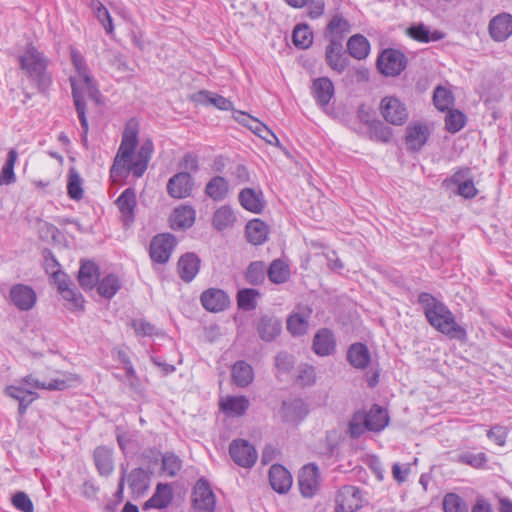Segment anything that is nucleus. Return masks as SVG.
<instances>
[{
  "instance_id": "f257e3e1",
  "label": "nucleus",
  "mask_w": 512,
  "mask_h": 512,
  "mask_svg": "<svg viewBox=\"0 0 512 512\" xmlns=\"http://www.w3.org/2000/svg\"><path fill=\"white\" fill-rule=\"evenodd\" d=\"M139 124L134 118L130 119L122 134L118 152L110 169L111 177L118 178L132 173L134 177H141L147 170L152 157L154 145L150 139L145 140L134 157L138 143Z\"/></svg>"
},
{
  "instance_id": "f03ea898",
  "label": "nucleus",
  "mask_w": 512,
  "mask_h": 512,
  "mask_svg": "<svg viewBox=\"0 0 512 512\" xmlns=\"http://www.w3.org/2000/svg\"><path fill=\"white\" fill-rule=\"evenodd\" d=\"M70 56L74 68V74L70 76L69 80L71 83L74 105L84 132L83 141L86 142L89 126L86 117V104L84 98L87 96L94 101H98L100 92L90 69L87 66L84 56L74 48H71Z\"/></svg>"
},
{
  "instance_id": "7ed1b4c3",
  "label": "nucleus",
  "mask_w": 512,
  "mask_h": 512,
  "mask_svg": "<svg viewBox=\"0 0 512 512\" xmlns=\"http://www.w3.org/2000/svg\"><path fill=\"white\" fill-rule=\"evenodd\" d=\"M418 302L428 323L434 329L452 339L466 338L465 329L456 322L455 316L443 302L427 292L419 294Z\"/></svg>"
},
{
  "instance_id": "20e7f679",
  "label": "nucleus",
  "mask_w": 512,
  "mask_h": 512,
  "mask_svg": "<svg viewBox=\"0 0 512 512\" xmlns=\"http://www.w3.org/2000/svg\"><path fill=\"white\" fill-rule=\"evenodd\" d=\"M21 70L40 93H46L52 84L48 71L49 59L33 44H27L18 56Z\"/></svg>"
},
{
  "instance_id": "39448f33",
  "label": "nucleus",
  "mask_w": 512,
  "mask_h": 512,
  "mask_svg": "<svg viewBox=\"0 0 512 512\" xmlns=\"http://www.w3.org/2000/svg\"><path fill=\"white\" fill-rule=\"evenodd\" d=\"M229 454L233 461L243 468L253 467L258 458L254 446L244 439L233 440L229 445Z\"/></svg>"
},
{
  "instance_id": "423d86ee",
  "label": "nucleus",
  "mask_w": 512,
  "mask_h": 512,
  "mask_svg": "<svg viewBox=\"0 0 512 512\" xmlns=\"http://www.w3.org/2000/svg\"><path fill=\"white\" fill-rule=\"evenodd\" d=\"M176 246V239L172 234L163 233L153 237L150 243L149 254L153 262L164 264Z\"/></svg>"
},
{
  "instance_id": "0eeeda50",
  "label": "nucleus",
  "mask_w": 512,
  "mask_h": 512,
  "mask_svg": "<svg viewBox=\"0 0 512 512\" xmlns=\"http://www.w3.org/2000/svg\"><path fill=\"white\" fill-rule=\"evenodd\" d=\"M406 66L403 53L395 49H386L378 57L377 67L386 76L399 75Z\"/></svg>"
},
{
  "instance_id": "6e6552de",
  "label": "nucleus",
  "mask_w": 512,
  "mask_h": 512,
  "mask_svg": "<svg viewBox=\"0 0 512 512\" xmlns=\"http://www.w3.org/2000/svg\"><path fill=\"white\" fill-rule=\"evenodd\" d=\"M193 507L196 512H213L216 497L207 480L199 479L193 489Z\"/></svg>"
},
{
  "instance_id": "1a4fd4ad",
  "label": "nucleus",
  "mask_w": 512,
  "mask_h": 512,
  "mask_svg": "<svg viewBox=\"0 0 512 512\" xmlns=\"http://www.w3.org/2000/svg\"><path fill=\"white\" fill-rule=\"evenodd\" d=\"M78 382V377L73 374H61L49 381H39L32 375H28L22 379V383L31 388L45 389L49 391L64 390Z\"/></svg>"
},
{
  "instance_id": "9d476101",
  "label": "nucleus",
  "mask_w": 512,
  "mask_h": 512,
  "mask_svg": "<svg viewBox=\"0 0 512 512\" xmlns=\"http://www.w3.org/2000/svg\"><path fill=\"white\" fill-rule=\"evenodd\" d=\"M380 109L383 118L393 125H402L408 119L405 105L395 97H384L381 101Z\"/></svg>"
},
{
  "instance_id": "9b49d317",
  "label": "nucleus",
  "mask_w": 512,
  "mask_h": 512,
  "mask_svg": "<svg viewBox=\"0 0 512 512\" xmlns=\"http://www.w3.org/2000/svg\"><path fill=\"white\" fill-rule=\"evenodd\" d=\"M362 507V496L359 488L351 485L343 486L336 496L337 512H355Z\"/></svg>"
},
{
  "instance_id": "f8f14e48",
  "label": "nucleus",
  "mask_w": 512,
  "mask_h": 512,
  "mask_svg": "<svg viewBox=\"0 0 512 512\" xmlns=\"http://www.w3.org/2000/svg\"><path fill=\"white\" fill-rule=\"evenodd\" d=\"M115 204L120 212V219L124 227L129 228L135 220L137 204L135 190L126 188L116 199Z\"/></svg>"
},
{
  "instance_id": "ddd939ff",
  "label": "nucleus",
  "mask_w": 512,
  "mask_h": 512,
  "mask_svg": "<svg viewBox=\"0 0 512 512\" xmlns=\"http://www.w3.org/2000/svg\"><path fill=\"white\" fill-rule=\"evenodd\" d=\"M234 119L240 124L249 128L253 133L261 137L267 143L273 144L274 142H278V138L276 137V135L258 119L242 111H235Z\"/></svg>"
},
{
  "instance_id": "4468645a",
  "label": "nucleus",
  "mask_w": 512,
  "mask_h": 512,
  "mask_svg": "<svg viewBox=\"0 0 512 512\" xmlns=\"http://www.w3.org/2000/svg\"><path fill=\"white\" fill-rule=\"evenodd\" d=\"M298 485L301 494L310 498L319 488V470L314 464L305 465L299 473Z\"/></svg>"
},
{
  "instance_id": "2eb2a0df",
  "label": "nucleus",
  "mask_w": 512,
  "mask_h": 512,
  "mask_svg": "<svg viewBox=\"0 0 512 512\" xmlns=\"http://www.w3.org/2000/svg\"><path fill=\"white\" fill-rule=\"evenodd\" d=\"M54 280L57 283L58 291L69 304V309L82 310L84 299L82 295L70 287L67 275L61 272H54Z\"/></svg>"
},
{
  "instance_id": "dca6fc26",
  "label": "nucleus",
  "mask_w": 512,
  "mask_h": 512,
  "mask_svg": "<svg viewBox=\"0 0 512 512\" xmlns=\"http://www.w3.org/2000/svg\"><path fill=\"white\" fill-rule=\"evenodd\" d=\"M490 37L496 42H503L512 35V15L500 13L494 16L488 25Z\"/></svg>"
},
{
  "instance_id": "f3484780",
  "label": "nucleus",
  "mask_w": 512,
  "mask_h": 512,
  "mask_svg": "<svg viewBox=\"0 0 512 512\" xmlns=\"http://www.w3.org/2000/svg\"><path fill=\"white\" fill-rule=\"evenodd\" d=\"M351 23L341 14L332 16L325 30L329 43L343 44L344 38L351 32Z\"/></svg>"
},
{
  "instance_id": "a211bd4d",
  "label": "nucleus",
  "mask_w": 512,
  "mask_h": 512,
  "mask_svg": "<svg viewBox=\"0 0 512 512\" xmlns=\"http://www.w3.org/2000/svg\"><path fill=\"white\" fill-rule=\"evenodd\" d=\"M193 189V179L188 172H179L172 176L167 183L168 194L176 199L190 196Z\"/></svg>"
},
{
  "instance_id": "6ab92c4d",
  "label": "nucleus",
  "mask_w": 512,
  "mask_h": 512,
  "mask_svg": "<svg viewBox=\"0 0 512 512\" xmlns=\"http://www.w3.org/2000/svg\"><path fill=\"white\" fill-rule=\"evenodd\" d=\"M10 299L19 310L28 311L34 307L37 297L30 286L15 284L10 289Z\"/></svg>"
},
{
  "instance_id": "aec40b11",
  "label": "nucleus",
  "mask_w": 512,
  "mask_h": 512,
  "mask_svg": "<svg viewBox=\"0 0 512 512\" xmlns=\"http://www.w3.org/2000/svg\"><path fill=\"white\" fill-rule=\"evenodd\" d=\"M429 128L423 123H411L406 127L405 143L410 151H419L427 142Z\"/></svg>"
},
{
  "instance_id": "412c9836",
  "label": "nucleus",
  "mask_w": 512,
  "mask_h": 512,
  "mask_svg": "<svg viewBox=\"0 0 512 512\" xmlns=\"http://www.w3.org/2000/svg\"><path fill=\"white\" fill-rule=\"evenodd\" d=\"M200 300L203 307L210 312L223 311L230 303L228 295L223 290L216 288L204 291Z\"/></svg>"
},
{
  "instance_id": "4be33fe9",
  "label": "nucleus",
  "mask_w": 512,
  "mask_h": 512,
  "mask_svg": "<svg viewBox=\"0 0 512 512\" xmlns=\"http://www.w3.org/2000/svg\"><path fill=\"white\" fill-rule=\"evenodd\" d=\"M312 310L307 306L297 307L287 319V329L292 335H303L308 329Z\"/></svg>"
},
{
  "instance_id": "5701e85b",
  "label": "nucleus",
  "mask_w": 512,
  "mask_h": 512,
  "mask_svg": "<svg viewBox=\"0 0 512 512\" xmlns=\"http://www.w3.org/2000/svg\"><path fill=\"white\" fill-rule=\"evenodd\" d=\"M241 206L252 213L259 214L263 211L265 201L261 190L244 188L238 196Z\"/></svg>"
},
{
  "instance_id": "b1692460",
  "label": "nucleus",
  "mask_w": 512,
  "mask_h": 512,
  "mask_svg": "<svg viewBox=\"0 0 512 512\" xmlns=\"http://www.w3.org/2000/svg\"><path fill=\"white\" fill-rule=\"evenodd\" d=\"M280 416L286 422H299L308 413L305 403L301 399L283 401Z\"/></svg>"
},
{
  "instance_id": "393cba45",
  "label": "nucleus",
  "mask_w": 512,
  "mask_h": 512,
  "mask_svg": "<svg viewBox=\"0 0 512 512\" xmlns=\"http://www.w3.org/2000/svg\"><path fill=\"white\" fill-rule=\"evenodd\" d=\"M269 482L273 490L285 493L292 486V476L282 465H272L269 470Z\"/></svg>"
},
{
  "instance_id": "a878e982",
  "label": "nucleus",
  "mask_w": 512,
  "mask_h": 512,
  "mask_svg": "<svg viewBox=\"0 0 512 512\" xmlns=\"http://www.w3.org/2000/svg\"><path fill=\"white\" fill-rule=\"evenodd\" d=\"M336 340L333 333L327 329H320L313 339V350L319 356H328L334 353Z\"/></svg>"
},
{
  "instance_id": "bb28decb",
  "label": "nucleus",
  "mask_w": 512,
  "mask_h": 512,
  "mask_svg": "<svg viewBox=\"0 0 512 512\" xmlns=\"http://www.w3.org/2000/svg\"><path fill=\"white\" fill-rule=\"evenodd\" d=\"M326 62L331 69L342 73L348 66V58L344 54L343 44L329 43L325 51Z\"/></svg>"
},
{
  "instance_id": "cd10ccee",
  "label": "nucleus",
  "mask_w": 512,
  "mask_h": 512,
  "mask_svg": "<svg viewBox=\"0 0 512 512\" xmlns=\"http://www.w3.org/2000/svg\"><path fill=\"white\" fill-rule=\"evenodd\" d=\"M282 324L274 316L265 315L260 318L257 324V331L262 340L273 341L281 332Z\"/></svg>"
},
{
  "instance_id": "c85d7f7f",
  "label": "nucleus",
  "mask_w": 512,
  "mask_h": 512,
  "mask_svg": "<svg viewBox=\"0 0 512 512\" xmlns=\"http://www.w3.org/2000/svg\"><path fill=\"white\" fill-rule=\"evenodd\" d=\"M200 267V259L194 253H186L178 261V271L182 280L192 281L197 275Z\"/></svg>"
},
{
  "instance_id": "c756f323",
  "label": "nucleus",
  "mask_w": 512,
  "mask_h": 512,
  "mask_svg": "<svg viewBox=\"0 0 512 512\" xmlns=\"http://www.w3.org/2000/svg\"><path fill=\"white\" fill-rule=\"evenodd\" d=\"M312 93L320 106H326L334 96V85L327 77H320L313 81Z\"/></svg>"
},
{
  "instance_id": "7c9ffc66",
  "label": "nucleus",
  "mask_w": 512,
  "mask_h": 512,
  "mask_svg": "<svg viewBox=\"0 0 512 512\" xmlns=\"http://www.w3.org/2000/svg\"><path fill=\"white\" fill-rule=\"evenodd\" d=\"M95 466L101 476H109L114 470L112 450L106 446H98L93 453Z\"/></svg>"
},
{
  "instance_id": "2f4dec72",
  "label": "nucleus",
  "mask_w": 512,
  "mask_h": 512,
  "mask_svg": "<svg viewBox=\"0 0 512 512\" xmlns=\"http://www.w3.org/2000/svg\"><path fill=\"white\" fill-rule=\"evenodd\" d=\"M348 362L356 369H365L370 362V353L366 345L354 343L347 352Z\"/></svg>"
},
{
  "instance_id": "473e14b6",
  "label": "nucleus",
  "mask_w": 512,
  "mask_h": 512,
  "mask_svg": "<svg viewBox=\"0 0 512 512\" xmlns=\"http://www.w3.org/2000/svg\"><path fill=\"white\" fill-rule=\"evenodd\" d=\"M366 425L368 430L379 432L383 430L389 422L387 411L378 405H373L368 413H365Z\"/></svg>"
},
{
  "instance_id": "72a5a7b5",
  "label": "nucleus",
  "mask_w": 512,
  "mask_h": 512,
  "mask_svg": "<svg viewBox=\"0 0 512 512\" xmlns=\"http://www.w3.org/2000/svg\"><path fill=\"white\" fill-rule=\"evenodd\" d=\"M407 34L414 40L429 43L444 38V33L438 30L430 31L423 23L412 25L407 29Z\"/></svg>"
},
{
  "instance_id": "f704fd0d",
  "label": "nucleus",
  "mask_w": 512,
  "mask_h": 512,
  "mask_svg": "<svg viewBox=\"0 0 512 512\" xmlns=\"http://www.w3.org/2000/svg\"><path fill=\"white\" fill-rule=\"evenodd\" d=\"M98 277V267L93 262H82L78 273V281L84 290L93 289Z\"/></svg>"
},
{
  "instance_id": "c9c22d12",
  "label": "nucleus",
  "mask_w": 512,
  "mask_h": 512,
  "mask_svg": "<svg viewBox=\"0 0 512 512\" xmlns=\"http://www.w3.org/2000/svg\"><path fill=\"white\" fill-rule=\"evenodd\" d=\"M246 236L253 245H260L267 240L268 227L260 219H253L246 225Z\"/></svg>"
},
{
  "instance_id": "e433bc0d",
  "label": "nucleus",
  "mask_w": 512,
  "mask_h": 512,
  "mask_svg": "<svg viewBox=\"0 0 512 512\" xmlns=\"http://www.w3.org/2000/svg\"><path fill=\"white\" fill-rule=\"evenodd\" d=\"M229 192L228 181L221 176L213 177L205 187L206 195L214 201H222Z\"/></svg>"
},
{
  "instance_id": "4c0bfd02",
  "label": "nucleus",
  "mask_w": 512,
  "mask_h": 512,
  "mask_svg": "<svg viewBox=\"0 0 512 512\" xmlns=\"http://www.w3.org/2000/svg\"><path fill=\"white\" fill-rule=\"evenodd\" d=\"M220 406L229 416H241L247 411L249 400L245 396H229L221 401Z\"/></svg>"
},
{
  "instance_id": "58836bf2",
  "label": "nucleus",
  "mask_w": 512,
  "mask_h": 512,
  "mask_svg": "<svg viewBox=\"0 0 512 512\" xmlns=\"http://www.w3.org/2000/svg\"><path fill=\"white\" fill-rule=\"evenodd\" d=\"M347 49L353 58L362 60L369 55L370 43L363 35L355 34L349 38Z\"/></svg>"
},
{
  "instance_id": "ea45409f",
  "label": "nucleus",
  "mask_w": 512,
  "mask_h": 512,
  "mask_svg": "<svg viewBox=\"0 0 512 512\" xmlns=\"http://www.w3.org/2000/svg\"><path fill=\"white\" fill-rule=\"evenodd\" d=\"M172 500L171 489L168 484L159 483L153 496L145 503L144 509L165 508Z\"/></svg>"
},
{
  "instance_id": "a19ab883",
  "label": "nucleus",
  "mask_w": 512,
  "mask_h": 512,
  "mask_svg": "<svg viewBox=\"0 0 512 512\" xmlns=\"http://www.w3.org/2000/svg\"><path fill=\"white\" fill-rule=\"evenodd\" d=\"M195 214V210L189 206L176 208L171 216L172 227L178 229L191 227L195 221Z\"/></svg>"
},
{
  "instance_id": "79ce46f5",
  "label": "nucleus",
  "mask_w": 512,
  "mask_h": 512,
  "mask_svg": "<svg viewBox=\"0 0 512 512\" xmlns=\"http://www.w3.org/2000/svg\"><path fill=\"white\" fill-rule=\"evenodd\" d=\"M253 377V369L248 363L238 361L233 365L232 378L236 385L246 387L252 382Z\"/></svg>"
},
{
  "instance_id": "37998d69",
  "label": "nucleus",
  "mask_w": 512,
  "mask_h": 512,
  "mask_svg": "<svg viewBox=\"0 0 512 512\" xmlns=\"http://www.w3.org/2000/svg\"><path fill=\"white\" fill-rule=\"evenodd\" d=\"M268 278L271 282L276 284H282L286 282L290 276V270L282 260H274L268 270L266 271Z\"/></svg>"
},
{
  "instance_id": "c03bdc74",
  "label": "nucleus",
  "mask_w": 512,
  "mask_h": 512,
  "mask_svg": "<svg viewBox=\"0 0 512 512\" xmlns=\"http://www.w3.org/2000/svg\"><path fill=\"white\" fill-rule=\"evenodd\" d=\"M18 153L11 149L7 154V159L0 172V186L9 185L16 182L14 166L17 161Z\"/></svg>"
},
{
  "instance_id": "a18cd8bd",
  "label": "nucleus",
  "mask_w": 512,
  "mask_h": 512,
  "mask_svg": "<svg viewBox=\"0 0 512 512\" xmlns=\"http://www.w3.org/2000/svg\"><path fill=\"white\" fill-rule=\"evenodd\" d=\"M235 222V215L228 206H222L217 209L213 215V226L219 230H225L231 227Z\"/></svg>"
},
{
  "instance_id": "49530a36",
  "label": "nucleus",
  "mask_w": 512,
  "mask_h": 512,
  "mask_svg": "<svg viewBox=\"0 0 512 512\" xmlns=\"http://www.w3.org/2000/svg\"><path fill=\"white\" fill-rule=\"evenodd\" d=\"M90 7L94 11L95 17L102 24L105 32L109 35L112 34L114 31V26L111 15L107 8L99 0H92Z\"/></svg>"
},
{
  "instance_id": "de8ad7c7",
  "label": "nucleus",
  "mask_w": 512,
  "mask_h": 512,
  "mask_svg": "<svg viewBox=\"0 0 512 512\" xmlns=\"http://www.w3.org/2000/svg\"><path fill=\"white\" fill-rule=\"evenodd\" d=\"M368 134L371 140L388 143L392 138V129L381 121H372L368 126Z\"/></svg>"
},
{
  "instance_id": "09e8293b",
  "label": "nucleus",
  "mask_w": 512,
  "mask_h": 512,
  "mask_svg": "<svg viewBox=\"0 0 512 512\" xmlns=\"http://www.w3.org/2000/svg\"><path fill=\"white\" fill-rule=\"evenodd\" d=\"M67 193L73 200L79 201L83 198L82 178L75 169H70L68 173Z\"/></svg>"
},
{
  "instance_id": "8fccbe9b",
  "label": "nucleus",
  "mask_w": 512,
  "mask_h": 512,
  "mask_svg": "<svg viewBox=\"0 0 512 512\" xmlns=\"http://www.w3.org/2000/svg\"><path fill=\"white\" fill-rule=\"evenodd\" d=\"M433 102L438 110L445 111L450 109V107L453 105L454 97L449 89L443 86H438L434 90Z\"/></svg>"
},
{
  "instance_id": "3c124183",
  "label": "nucleus",
  "mask_w": 512,
  "mask_h": 512,
  "mask_svg": "<svg viewBox=\"0 0 512 512\" xmlns=\"http://www.w3.org/2000/svg\"><path fill=\"white\" fill-rule=\"evenodd\" d=\"M120 289V281L117 276L109 274L98 285V293L107 299L112 298Z\"/></svg>"
},
{
  "instance_id": "603ef678",
  "label": "nucleus",
  "mask_w": 512,
  "mask_h": 512,
  "mask_svg": "<svg viewBox=\"0 0 512 512\" xmlns=\"http://www.w3.org/2000/svg\"><path fill=\"white\" fill-rule=\"evenodd\" d=\"M442 505L444 512H468V505L456 493H447L443 498Z\"/></svg>"
},
{
  "instance_id": "864d4df0",
  "label": "nucleus",
  "mask_w": 512,
  "mask_h": 512,
  "mask_svg": "<svg viewBox=\"0 0 512 512\" xmlns=\"http://www.w3.org/2000/svg\"><path fill=\"white\" fill-rule=\"evenodd\" d=\"M266 266L262 261L252 262L246 271V280L251 285H259L265 280Z\"/></svg>"
},
{
  "instance_id": "5fc2aeb1",
  "label": "nucleus",
  "mask_w": 512,
  "mask_h": 512,
  "mask_svg": "<svg viewBox=\"0 0 512 512\" xmlns=\"http://www.w3.org/2000/svg\"><path fill=\"white\" fill-rule=\"evenodd\" d=\"M259 296V293L255 289H242L237 294V303L239 308L249 311L253 310L257 301L256 298Z\"/></svg>"
},
{
  "instance_id": "6e6d98bb",
  "label": "nucleus",
  "mask_w": 512,
  "mask_h": 512,
  "mask_svg": "<svg viewBox=\"0 0 512 512\" xmlns=\"http://www.w3.org/2000/svg\"><path fill=\"white\" fill-rule=\"evenodd\" d=\"M366 430H368V426L366 425L365 412L358 411L349 422L348 433L352 438H358Z\"/></svg>"
},
{
  "instance_id": "4d7b16f0",
  "label": "nucleus",
  "mask_w": 512,
  "mask_h": 512,
  "mask_svg": "<svg viewBox=\"0 0 512 512\" xmlns=\"http://www.w3.org/2000/svg\"><path fill=\"white\" fill-rule=\"evenodd\" d=\"M293 42L296 47L306 49L312 44V33L309 31L308 27L303 25H298L295 27L293 31Z\"/></svg>"
},
{
  "instance_id": "13d9d810",
  "label": "nucleus",
  "mask_w": 512,
  "mask_h": 512,
  "mask_svg": "<svg viewBox=\"0 0 512 512\" xmlns=\"http://www.w3.org/2000/svg\"><path fill=\"white\" fill-rule=\"evenodd\" d=\"M465 115L458 110H450L445 118L446 129L450 133H456L460 131L465 124Z\"/></svg>"
},
{
  "instance_id": "bf43d9fd",
  "label": "nucleus",
  "mask_w": 512,
  "mask_h": 512,
  "mask_svg": "<svg viewBox=\"0 0 512 512\" xmlns=\"http://www.w3.org/2000/svg\"><path fill=\"white\" fill-rule=\"evenodd\" d=\"M128 482L131 487V489L134 492H140L147 488V475L146 472L141 469L137 468L130 472L128 475Z\"/></svg>"
},
{
  "instance_id": "052dcab7",
  "label": "nucleus",
  "mask_w": 512,
  "mask_h": 512,
  "mask_svg": "<svg viewBox=\"0 0 512 512\" xmlns=\"http://www.w3.org/2000/svg\"><path fill=\"white\" fill-rule=\"evenodd\" d=\"M458 462L473 468H481L487 462V456L482 452L477 454L464 452L458 456Z\"/></svg>"
},
{
  "instance_id": "680f3d73",
  "label": "nucleus",
  "mask_w": 512,
  "mask_h": 512,
  "mask_svg": "<svg viewBox=\"0 0 512 512\" xmlns=\"http://www.w3.org/2000/svg\"><path fill=\"white\" fill-rule=\"evenodd\" d=\"M12 505L21 512H33L34 505L25 492L19 491L12 497Z\"/></svg>"
},
{
  "instance_id": "e2e57ef3",
  "label": "nucleus",
  "mask_w": 512,
  "mask_h": 512,
  "mask_svg": "<svg viewBox=\"0 0 512 512\" xmlns=\"http://www.w3.org/2000/svg\"><path fill=\"white\" fill-rule=\"evenodd\" d=\"M180 460L174 454H165L162 458V469L169 476H174L180 470Z\"/></svg>"
},
{
  "instance_id": "0e129e2a",
  "label": "nucleus",
  "mask_w": 512,
  "mask_h": 512,
  "mask_svg": "<svg viewBox=\"0 0 512 512\" xmlns=\"http://www.w3.org/2000/svg\"><path fill=\"white\" fill-rule=\"evenodd\" d=\"M199 95L205 97L210 104L214 105L220 110L232 109V102L223 96L217 94H209L206 91H201Z\"/></svg>"
},
{
  "instance_id": "69168bd1",
  "label": "nucleus",
  "mask_w": 512,
  "mask_h": 512,
  "mask_svg": "<svg viewBox=\"0 0 512 512\" xmlns=\"http://www.w3.org/2000/svg\"><path fill=\"white\" fill-rule=\"evenodd\" d=\"M507 428L500 425L493 426L487 431V437L498 446H504L507 439Z\"/></svg>"
},
{
  "instance_id": "338daca9",
  "label": "nucleus",
  "mask_w": 512,
  "mask_h": 512,
  "mask_svg": "<svg viewBox=\"0 0 512 512\" xmlns=\"http://www.w3.org/2000/svg\"><path fill=\"white\" fill-rule=\"evenodd\" d=\"M131 326L135 333L139 336H151L154 334L155 327L144 319H134Z\"/></svg>"
},
{
  "instance_id": "774afa93",
  "label": "nucleus",
  "mask_w": 512,
  "mask_h": 512,
  "mask_svg": "<svg viewBox=\"0 0 512 512\" xmlns=\"http://www.w3.org/2000/svg\"><path fill=\"white\" fill-rule=\"evenodd\" d=\"M182 172H196L199 168L198 156L194 153H186L179 163Z\"/></svg>"
}]
</instances>
